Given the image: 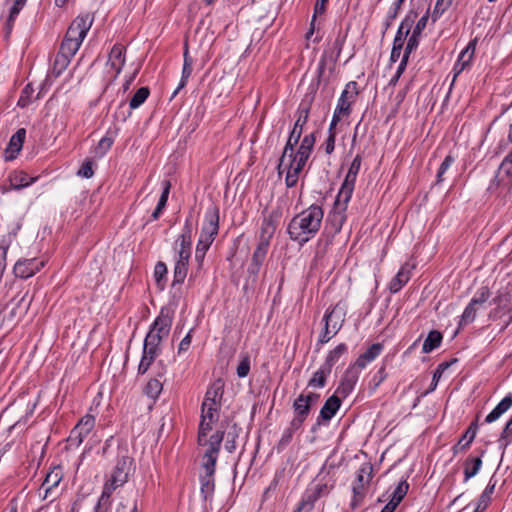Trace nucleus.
Here are the masks:
<instances>
[{
	"instance_id": "1",
	"label": "nucleus",
	"mask_w": 512,
	"mask_h": 512,
	"mask_svg": "<svg viewBox=\"0 0 512 512\" xmlns=\"http://www.w3.org/2000/svg\"><path fill=\"white\" fill-rule=\"evenodd\" d=\"M361 163L362 156L357 154L349 167L344 182L342 183L334 201L332 213L330 215L332 224H344L346 221L345 211L354 191V186L361 167Z\"/></svg>"
},
{
	"instance_id": "2",
	"label": "nucleus",
	"mask_w": 512,
	"mask_h": 512,
	"mask_svg": "<svg viewBox=\"0 0 512 512\" xmlns=\"http://www.w3.org/2000/svg\"><path fill=\"white\" fill-rule=\"evenodd\" d=\"M314 94L315 90H312L311 94L306 95L305 98L299 104V107L297 109V120L294 124L292 131L289 134L288 140L286 142L283 153L279 160V164L277 167L279 174H281L282 172V165L285 161V158L287 156H293V147H295V145L298 144L301 138V135L303 133V126L307 123L309 118V113L314 99Z\"/></svg>"
},
{
	"instance_id": "3",
	"label": "nucleus",
	"mask_w": 512,
	"mask_h": 512,
	"mask_svg": "<svg viewBox=\"0 0 512 512\" xmlns=\"http://www.w3.org/2000/svg\"><path fill=\"white\" fill-rule=\"evenodd\" d=\"M192 231L185 226L183 232L175 242L177 259L174 267V279L172 285L182 284L187 276L188 263L191 257Z\"/></svg>"
},
{
	"instance_id": "4",
	"label": "nucleus",
	"mask_w": 512,
	"mask_h": 512,
	"mask_svg": "<svg viewBox=\"0 0 512 512\" xmlns=\"http://www.w3.org/2000/svg\"><path fill=\"white\" fill-rule=\"evenodd\" d=\"M93 17L90 14H85L76 17L70 24L66 35L61 43L63 50L77 52L82 41L86 37L87 32L91 28Z\"/></svg>"
},
{
	"instance_id": "5",
	"label": "nucleus",
	"mask_w": 512,
	"mask_h": 512,
	"mask_svg": "<svg viewBox=\"0 0 512 512\" xmlns=\"http://www.w3.org/2000/svg\"><path fill=\"white\" fill-rule=\"evenodd\" d=\"M506 145L508 154L499 166L495 176V183H491L488 188L490 191L494 190V185L499 187L501 191H509L512 186V120L509 126Z\"/></svg>"
},
{
	"instance_id": "6",
	"label": "nucleus",
	"mask_w": 512,
	"mask_h": 512,
	"mask_svg": "<svg viewBox=\"0 0 512 512\" xmlns=\"http://www.w3.org/2000/svg\"><path fill=\"white\" fill-rule=\"evenodd\" d=\"M274 226H263L261 229L260 242L257 245L251 259V263L248 266L247 272L252 281L255 282L260 272L261 266L266 258L269 239L274 233Z\"/></svg>"
},
{
	"instance_id": "7",
	"label": "nucleus",
	"mask_w": 512,
	"mask_h": 512,
	"mask_svg": "<svg viewBox=\"0 0 512 512\" xmlns=\"http://www.w3.org/2000/svg\"><path fill=\"white\" fill-rule=\"evenodd\" d=\"M323 322V331L318 338L319 345L329 342L339 332L344 322L343 314L337 307H334L325 313Z\"/></svg>"
},
{
	"instance_id": "8",
	"label": "nucleus",
	"mask_w": 512,
	"mask_h": 512,
	"mask_svg": "<svg viewBox=\"0 0 512 512\" xmlns=\"http://www.w3.org/2000/svg\"><path fill=\"white\" fill-rule=\"evenodd\" d=\"M224 438V431H216L209 438L208 449L203 456L202 467L205 474H214L221 443Z\"/></svg>"
},
{
	"instance_id": "9",
	"label": "nucleus",
	"mask_w": 512,
	"mask_h": 512,
	"mask_svg": "<svg viewBox=\"0 0 512 512\" xmlns=\"http://www.w3.org/2000/svg\"><path fill=\"white\" fill-rule=\"evenodd\" d=\"M492 304L494 307L490 310L488 318L492 321L501 319L511 311L512 292L507 289L499 290L493 298Z\"/></svg>"
},
{
	"instance_id": "10",
	"label": "nucleus",
	"mask_w": 512,
	"mask_h": 512,
	"mask_svg": "<svg viewBox=\"0 0 512 512\" xmlns=\"http://www.w3.org/2000/svg\"><path fill=\"white\" fill-rule=\"evenodd\" d=\"M331 488L326 483H315L311 484L304 492L303 497L300 501L301 509L304 512H311L314 508L315 502L327 496L330 493Z\"/></svg>"
},
{
	"instance_id": "11",
	"label": "nucleus",
	"mask_w": 512,
	"mask_h": 512,
	"mask_svg": "<svg viewBox=\"0 0 512 512\" xmlns=\"http://www.w3.org/2000/svg\"><path fill=\"white\" fill-rule=\"evenodd\" d=\"M358 84L356 81H350L346 84L342 91L334 113L343 117L349 116L351 113V105L358 95Z\"/></svg>"
},
{
	"instance_id": "12",
	"label": "nucleus",
	"mask_w": 512,
	"mask_h": 512,
	"mask_svg": "<svg viewBox=\"0 0 512 512\" xmlns=\"http://www.w3.org/2000/svg\"><path fill=\"white\" fill-rule=\"evenodd\" d=\"M95 426V417L86 414L83 416L77 423V425L72 429L69 442L76 446H79L84 439L92 432Z\"/></svg>"
},
{
	"instance_id": "13",
	"label": "nucleus",
	"mask_w": 512,
	"mask_h": 512,
	"mask_svg": "<svg viewBox=\"0 0 512 512\" xmlns=\"http://www.w3.org/2000/svg\"><path fill=\"white\" fill-rule=\"evenodd\" d=\"M359 376L360 370L354 365H350L344 372V375L335 391V394H337L340 398H346L355 388Z\"/></svg>"
},
{
	"instance_id": "14",
	"label": "nucleus",
	"mask_w": 512,
	"mask_h": 512,
	"mask_svg": "<svg viewBox=\"0 0 512 512\" xmlns=\"http://www.w3.org/2000/svg\"><path fill=\"white\" fill-rule=\"evenodd\" d=\"M133 459L126 454L119 455L111 477L116 485H124L132 471Z\"/></svg>"
},
{
	"instance_id": "15",
	"label": "nucleus",
	"mask_w": 512,
	"mask_h": 512,
	"mask_svg": "<svg viewBox=\"0 0 512 512\" xmlns=\"http://www.w3.org/2000/svg\"><path fill=\"white\" fill-rule=\"evenodd\" d=\"M44 266V262L36 258L19 259L15 265L13 272L16 277L27 279L36 274Z\"/></svg>"
},
{
	"instance_id": "16",
	"label": "nucleus",
	"mask_w": 512,
	"mask_h": 512,
	"mask_svg": "<svg viewBox=\"0 0 512 512\" xmlns=\"http://www.w3.org/2000/svg\"><path fill=\"white\" fill-rule=\"evenodd\" d=\"M106 65L115 71L114 79H116L125 65V47L123 45L117 43L111 48Z\"/></svg>"
},
{
	"instance_id": "17",
	"label": "nucleus",
	"mask_w": 512,
	"mask_h": 512,
	"mask_svg": "<svg viewBox=\"0 0 512 512\" xmlns=\"http://www.w3.org/2000/svg\"><path fill=\"white\" fill-rule=\"evenodd\" d=\"M172 325V316L168 311L164 309L161 310L160 314L152 323L150 330L153 331L160 339H165L168 337L170 333Z\"/></svg>"
},
{
	"instance_id": "18",
	"label": "nucleus",
	"mask_w": 512,
	"mask_h": 512,
	"mask_svg": "<svg viewBox=\"0 0 512 512\" xmlns=\"http://www.w3.org/2000/svg\"><path fill=\"white\" fill-rule=\"evenodd\" d=\"M323 210L318 205H311L307 210L293 218L290 224H321Z\"/></svg>"
},
{
	"instance_id": "19",
	"label": "nucleus",
	"mask_w": 512,
	"mask_h": 512,
	"mask_svg": "<svg viewBox=\"0 0 512 512\" xmlns=\"http://www.w3.org/2000/svg\"><path fill=\"white\" fill-rule=\"evenodd\" d=\"M26 137V130L24 128L18 129L10 138L7 148L5 149L4 157L6 161H11L16 158L21 151L24 140Z\"/></svg>"
},
{
	"instance_id": "20",
	"label": "nucleus",
	"mask_w": 512,
	"mask_h": 512,
	"mask_svg": "<svg viewBox=\"0 0 512 512\" xmlns=\"http://www.w3.org/2000/svg\"><path fill=\"white\" fill-rule=\"evenodd\" d=\"M294 418L292 421L293 428H301L303 422L307 419L311 407L304 402V393H301L293 403Z\"/></svg>"
},
{
	"instance_id": "21",
	"label": "nucleus",
	"mask_w": 512,
	"mask_h": 512,
	"mask_svg": "<svg viewBox=\"0 0 512 512\" xmlns=\"http://www.w3.org/2000/svg\"><path fill=\"white\" fill-rule=\"evenodd\" d=\"M318 227L319 226H287V233L292 240L303 245L318 232Z\"/></svg>"
},
{
	"instance_id": "22",
	"label": "nucleus",
	"mask_w": 512,
	"mask_h": 512,
	"mask_svg": "<svg viewBox=\"0 0 512 512\" xmlns=\"http://www.w3.org/2000/svg\"><path fill=\"white\" fill-rule=\"evenodd\" d=\"M414 269V265L405 263L398 273L389 282V291L391 293H397L401 288L410 280L411 271Z\"/></svg>"
},
{
	"instance_id": "23",
	"label": "nucleus",
	"mask_w": 512,
	"mask_h": 512,
	"mask_svg": "<svg viewBox=\"0 0 512 512\" xmlns=\"http://www.w3.org/2000/svg\"><path fill=\"white\" fill-rule=\"evenodd\" d=\"M219 226H205L197 243L196 258L203 257L218 233Z\"/></svg>"
},
{
	"instance_id": "24",
	"label": "nucleus",
	"mask_w": 512,
	"mask_h": 512,
	"mask_svg": "<svg viewBox=\"0 0 512 512\" xmlns=\"http://www.w3.org/2000/svg\"><path fill=\"white\" fill-rule=\"evenodd\" d=\"M340 406L341 398L337 394L330 396L320 410L317 424H320V420L330 421L336 415Z\"/></svg>"
},
{
	"instance_id": "25",
	"label": "nucleus",
	"mask_w": 512,
	"mask_h": 512,
	"mask_svg": "<svg viewBox=\"0 0 512 512\" xmlns=\"http://www.w3.org/2000/svg\"><path fill=\"white\" fill-rule=\"evenodd\" d=\"M429 19V10L417 21L411 36L408 39L405 50L407 53H412L419 46V38L422 31L426 28Z\"/></svg>"
},
{
	"instance_id": "26",
	"label": "nucleus",
	"mask_w": 512,
	"mask_h": 512,
	"mask_svg": "<svg viewBox=\"0 0 512 512\" xmlns=\"http://www.w3.org/2000/svg\"><path fill=\"white\" fill-rule=\"evenodd\" d=\"M383 345L381 343L372 344L364 353H362L353 364L360 371L364 369L368 363L376 359L382 352Z\"/></svg>"
},
{
	"instance_id": "27",
	"label": "nucleus",
	"mask_w": 512,
	"mask_h": 512,
	"mask_svg": "<svg viewBox=\"0 0 512 512\" xmlns=\"http://www.w3.org/2000/svg\"><path fill=\"white\" fill-rule=\"evenodd\" d=\"M76 54L74 51L63 50V46H60L59 52L57 53L54 64H53V74L56 77H59L63 71L68 67L71 62V59Z\"/></svg>"
},
{
	"instance_id": "28",
	"label": "nucleus",
	"mask_w": 512,
	"mask_h": 512,
	"mask_svg": "<svg viewBox=\"0 0 512 512\" xmlns=\"http://www.w3.org/2000/svg\"><path fill=\"white\" fill-rule=\"evenodd\" d=\"M418 16L417 12L410 11L405 18L401 21L400 26L397 30L393 43L397 44V40L400 38V45L403 46L405 39L410 33V30L414 24L416 17Z\"/></svg>"
},
{
	"instance_id": "29",
	"label": "nucleus",
	"mask_w": 512,
	"mask_h": 512,
	"mask_svg": "<svg viewBox=\"0 0 512 512\" xmlns=\"http://www.w3.org/2000/svg\"><path fill=\"white\" fill-rule=\"evenodd\" d=\"M485 451L482 450L480 456H468L464 461V481L467 482L469 479L477 475L482 467V456Z\"/></svg>"
},
{
	"instance_id": "30",
	"label": "nucleus",
	"mask_w": 512,
	"mask_h": 512,
	"mask_svg": "<svg viewBox=\"0 0 512 512\" xmlns=\"http://www.w3.org/2000/svg\"><path fill=\"white\" fill-rule=\"evenodd\" d=\"M314 133L307 134L303 137L296 153L293 151V156L307 161L313 151L315 145Z\"/></svg>"
},
{
	"instance_id": "31",
	"label": "nucleus",
	"mask_w": 512,
	"mask_h": 512,
	"mask_svg": "<svg viewBox=\"0 0 512 512\" xmlns=\"http://www.w3.org/2000/svg\"><path fill=\"white\" fill-rule=\"evenodd\" d=\"M224 383L221 379L214 381L207 389L203 402L212 403V405L221 404L223 397Z\"/></svg>"
},
{
	"instance_id": "32",
	"label": "nucleus",
	"mask_w": 512,
	"mask_h": 512,
	"mask_svg": "<svg viewBox=\"0 0 512 512\" xmlns=\"http://www.w3.org/2000/svg\"><path fill=\"white\" fill-rule=\"evenodd\" d=\"M512 406V394L506 395L498 405L486 416L485 422L492 423L498 420Z\"/></svg>"
},
{
	"instance_id": "33",
	"label": "nucleus",
	"mask_w": 512,
	"mask_h": 512,
	"mask_svg": "<svg viewBox=\"0 0 512 512\" xmlns=\"http://www.w3.org/2000/svg\"><path fill=\"white\" fill-rule=\"evenodd\" d=\"M162 188H163L162 189V193L160 195V198L158 200L156 208L154 209V211L151 214L150 221H156L159 218V215L162 213V211L166 207V204H167V201H168V197H169V193H170V188H171L170 181L169 180H163L162 181Z\"/></svg>"
},
{
	"instance_id": "34",
	"label": "nucleus",
	"mask_w": 512,
	"mask_h": 512,
	"mask_svg": "<svg viewBox=\"0 0 512 512\" xmlns=\"http://www.w3.org/2000/svg\"><path fill=\"white\" fill-rule=\"evenodd\" d=\"M61 479H62V476H61V472L59 469H54L46 475V477L42 483V488L45 490L44 498H47L48 495L53 490V488L58 486Z\"/></svg>"
},
{
	"instance_id": "35",
	"label": "nucleus",
	"mask_w": 512,
	"mask_h": 512,
	"mask_svg": "<svg viewBox=\"0 0 512 512\" xmlns=\"http://www.w3.org/2000/svg\"><path fill=\"white\" fill-rule=\"evenodd\" d=\"M347 351V346L344 343L337 345L333 350H331L322 366L332 371L333 366L339 361L340 357Z\"/></svg>"
},
{
	"instance_id": "36",
	"label": "nucleus",
	"mask_w": 512,
	"mask_h": 512,
	"mask_svg": "<svg viewBox=\"0 0 512 512\" xmlns=\"http://www.w3.org/2000/svg\"><path fill=\"white\" fill-rule=\"evenodd\" d=\"M441 342H442V334L437 330L430 331L422 345V352L423 353L432 352L434 349H436L440 346Z\"/></svg>"
},
{
	"instance_id": "37",
	"label": "nucleus",
	"mask_w": 512,
	"mask_h": 512,
	"mask_svg": "<svg viewBox=\"0 0 512 512\" xmlns=\"http://www.w3.org/2000/svg\"><path fill=\"white\" fill-rule=\"evenodd\" d=\"M478 430L477 420L472 422L462 438L458 441L455 449L459 448L461 450L467 449L470 444L473 442Z\"/></svg>"
},
{
	"instance_id": "38",
	"label": "nucleus",
	"mask_w": 512,
	"mask_h": 512,
	"mask_svg": "<svg viewBox=\"0 0 512 512\" xmlns=\"http://www.w3.org/2000/svg\"><path fill=\"white\" fill-rule=\"evenodd\" d=\"M221 404L212 405V403L202 402L201 405V417L210 422H217L219 419Z\"/></svg>"
},
{
	"instance_id": "39",
	"label": "nucleus",
	"mask_w": 512,
	"mask_h": 512,
	"mask_svg": "<svg viewBox=\"0 0 512 512\" xmlns=\"http://www.w3.org/2000/svg\"><path fill=\"white\" fill-rule=\"evenodd\" d=\"M330 373V370L321 365L309 380L308 387L323 388L326 385V379Z\"/></svg>"
},
{
	"instance_id": "40",
	"label": "nucleus",
	"mask_w": 512,
	"mask_h": 512,
	"mask_svg": "<svg viewBox=\"0 0 512 512\" xmlns=\"http://www.w3.org/2000/svg\"><path fill=\"white\" fill-rule=\"evenodd\" d=\"M205 418L200 419L199 430H198V444L201 446L209 445V439H207L208 433L212 430L213 424Z\"/></svg>"
},
{
	"instance_id": "41",
	"label": "nucleus",
	"mask_w": 512,
	"mask_h": 512,
	"mask_svg": "<svg viewBox=\"0 0 512 512\" xmlns=\"http://www.w3.org/2000/svg\"><path fill=\"white\" fill-rule=\"evenodd\" d=\"M201 482V494L203 495V498L207 500L209 497L212 496L214 492V474H204L200 478Z\"/></svg>"
},
{
	"instance_id": "42",
	"label": "nucleus",
	"mask_w": 512,
	"mask_h": 512,
	"mask_svg": "<svg viewBox=\"0 0 512 512\" xmlns=\"http://www.w3.org/2000/svg\"><path fill=\"white\" fill-rule=\"evenodd\" d=\"M10 181L14 188L20 189L32 184L35 181V178L29 177V175L24 172H16L11 176Z\"/></svg>"
},
{
	"instance_id": "43",
	"label": "nucleus",
	"mask_w": 512,
	"mask_h": 512,
	"mask_svg": "<svg viewBox=\"0 0 512 512\" xmlns=\"http://www.w3.org/2000/svg\"><path fill=\"white\" fill-rule=\"evenodd\" d=\"M162 389H163L162 382L157 378H152L146 384L144 392L148 397L155 400L160 395Z\"/></svg>"
},
{
	"instance_id": "44",
	"label": "nucleus",
	"mask_w": 512,
	"mask_h": 512,
	"mask_svg": "<svg viewBox=\"0 0 512 512\" xmlns=\"http://www.w3.org/2000/svg\"><path fill=\"white\" fill-rule=\"evenodd\" d=\"M150 95V90L148 87L139 88L135 94L132 96L129 106L131 109H136L140 107Z\"/></svg>"
},
{
	"instance_id": "45",
	"label": "nucleus",
	"mask_w": 512,
	"mask_h": 512,
	"mask_svg": "<svg viewBox=\"0 0 512 512\" xmlns=\"http://www.w3.org/2000/svg\"><path fill=\"white\" fill-rule=\"evenodd\" d=\"M346 38H347V31L346 32H343L341 29H339L338 33H337V36L333 42V52H334V56H331V61L336 63L341 52H342V49H343V46L345 44V41H346Z\"/></svg>"
},
{
	"instance_id": "46",
	"label": "nucleus",
	"mask_w": 512,
	"mask_h": 512,
	"mask_svg": "<svg viewBox=\"0 0 512 512\" xmlns=\"http://www.w3.org/2000/svg\"><path fill=\"white\" fill-rule=\"evenodd\" d=\"M373 467L370 463H364L357 471L356 482L354 484H368L372 478Z\"/></svg>"
},
{
	"instance_id": "47",
	"label": "nucleus",
	"mask_w": 512,
	"mask_h": 512,
	"mask_svg": "<svg viewBox=\"0 0 512 512\" xmlns=\"http://www.w3.org/2000/svg\"><path fill=\"white\" fill-rule=\"evenodd\" d=\"M409 489V484L406 479L401 480L396 488L394 489L390 501L396 503L397 505L403 500L406 496Z\"/></svg>"
},
{
	"instance_id": "48",
	"label": "nucleus",
	"mask_w": 512,
	"mask_h": 512,
	"mask_svg": "<svg viewBox=\"0 0 512 512\" xmlns=\"http://www.w3.org/2000/svg\"><path fill=\"white\" fill-rule=\"evenodd\" d=\"M203 222L204 224H219V209L213 203L205 207Z\"/></svg>"
},
{
	"instance_id": "49",
	"label": "nucleus",
	"mask_w": 512,
	"mask_h": 512,
	"mask_svg": "<svg viewBox=\"0 0 512 512\" xmlns=\"http://www.w3.org/2000/svg\"><path fill=\"white\" fill-rule=\"evenodd\" d=\"M288 157H289V163L287 165H285V163H283L282 167L285 166V169H287L288 172L295 173V175L297 177H299V174L303 170L307 161L302 160L297 157H294V156H288Z\"/></svg>"
},
{
	"instance_id": "50",
	"label": "nucleus",
	"mask_w": 512,
	"mask_h": 512,
	"mask_svg": "<svg viewBox=\"0 0 512 512\" xmlns=\"http://www.w3.org/2000/svg\"><path fill=\"white\" fill-rule=\"evenodd\" d=\"M496 483H492V479H490L487 487L482 492V494L479 497L478 500V509L482 508V510H485L491 500V495L494 492Z\"/></svg>"
},
{
	"instance_id": "51",
	"label": "nucleus",
	"mask_w": 512,
	"mask_h": 512,
	"mask_svg": "<svg viewBox=\"0 0 512 512\" xmlns=\"http://www.w3.org/2000/svg\"><path fill=\"white\" fill-rule=\"evenodd\" d=\"M477 309L478 308L476 305H472V303L469 302V304L464 309L463 314L461 315V319L459 321V326H464L469 323H472L476 318Z\"/></svg>"
},
{
	"instance_id": "52",
	"label": "nucleus",
	"mask_w": 512,
	"mask_h": 512,
	"mask_svg": "<svg viewBox=\"0 0 512 512\" xmlns=\"http://www.w3.org/2000/svg\"><path fill=\"white\" fill-rule=\"evenodd\" d=\"M34 88L31 83H28L22 90L18 99L17 105L21 108L27 107L33 99Z\"/></svg>"
},
{
	"instance_id": "53",
	"label": "nucleus",
	"mask_w": 512,
	"mask_h": 512,
	"mask_svg": "<svg viewBox=\"0 0 512 512\" xmlns=\"http://www.w3.org/2000/svg\"><path fill=\"white\" fill-rule=\"evenodd\" d=\"M353 498L351 501V508L356 509L360 503L363 501L365 496V487L364 484H353Z\"/></svg>"
},
{
	"instance_id": "54",
	"label": "nucleus",
	"mask_w": 512,
	"mask_h": 512,
	"mask_svg": "<svg viewBox=\"0 0 512 512\" xmlns=\"http://www.w3.org/2000/svg\"><path fill=\"white\" fill-rule=\"evenodd\" d=\"M453 0H437L431 15L433 22H436L441 15L451 6Z\"/></svg>"
},
{
	"instance_id": "55",
	"label": "nucleus",
	"mask_w": 512,
	"mask_h": 512,
	"mask_svg": "<svg viewBox=\"0 0 512 512\" xmlns=\"http://www.w3.org/2000/svg\"><path fill=\"white\" fill-rule=\"evenodd\" d=\"M490 297V290L487 286L480 287L474 297L471 299L472 305H482L484 304Z\"/></svg>"
},
{
	"instance_id": "56",
	"label": "nucleus",
	"mask_w": 512,
	"mask_h": 512,
	"mask_svg": "<svg viewBox=\"0 0 512 512\" xmlns=\"http://www.w3.org/2000/svg\"><path fill=\"white\" fill-rule=\"evenodd\" d=\"M453 163L454 158L451 155H447L444 158L437 172V184L443 182V175L446 173V171L451 167Z\"/></svg>"
},
{
	"instance_id": "57",
	"label": "nucleus",
	"mask_w": 512,
	"mask_h": 512,
	"mask_svg": "<svg viewBox=\"0 0 512 512\" xmlns=\"http://www.w3.org/2000/svg\"><path fill=\"white\" fill-rule=\"evenodd\" d=\"M471 60H468V50H463L459 57L458 61L454 67V70L456 71L454 78L457 77V75L464 70V68L470 63Z\"/></svg>"
},
{
	"instance_id": "58",
	"label": "nucleus",
	"mask_w": 512,
	"mask_h": 512,
	"mask_svg": "<svg viewBox=\"0 0 512 512\" xmlns=\"http://www.w3.org/2000/svg\"><path fill=\"white\" fill-rule=\"evenodd\" d=\"M298 429L299 428H293L292 421H291L289 427L284 430V432L279 440V446L286 447L292 441L293 434Z\"/></svg>"
},
{
	"instance_id": "59",
	"label": "nucleus",
	"mask_w": 512,
	"mask_h": 512,
	"mask_svg": "<svg viewBox=\"0 0 512 512\" xmlns=\"http://www.w3.org/2000/svg\"><path fill=\"white\" fill-rule=\"evenodd\" d=\"M250 371V359L248 356L242 358L237 366L236 373L240 378H244L249 374Z\"/></svg>"
},
{
	"instance_id": "60",
	"label": "nucleus",
	"mask_w": 512,
	"mask_h": 512,
	"mask_svg": "<svg viewBox=\"0 0 512 512\" xmlns=\"http://www.w3.org/2000/svg\"><path fill=\"white\" fill-rule=\"evenodd\" d=\"M114 138L111 136H104L98 143L97 153L104 155L113 145Z\"/></svg>"
},
{
	"instance_id": "61",
	"label": "nucleus",
	"mask_w": 512,
	"mask_h": 512,
	"mask_svg": "<svg viewBox=\"0 0 512 512\" xmlns=\"http://www.w3.org/2000/svg\"><path fill=\"white\" fill-rule=\"evenodd\" d=\"M79 176L84 178H91L94 174L93 171V162L89 159H87L81 166V168L78 170L77 173Z\"/></svg>"
},
{
	"instance_id": "62",
	"label": "nucleus",
	"mask_w": 512,
	"mask_h": 512,
	"mask_svg": "<svg viewBox=\"0 0 512 512\" xmlns=\"http://www.w3.org/2000/svg\"><path fill=\"white\" fill-rule=\"evenodd\" d=\"M154 360L155 358L142 354L140 363L138 365V374H145L150 368L151 364L154 362Z\"/></svg>"
},
{
	"instance_id": "63",
	"label": "nucleus",
	"mask_w": 512,
	"mask_h": 512,
	"mask_svg": "<svg viewBox=\"0 0 512 512\" xmlns=\"http://www.w3.org/2000/svg\"><path fill=\"white\" fill-rule=\"evenodd\" d=\"M26 0H15L13 6L10 9V14L8 18V24H11L16 16L19 14L23 6L25 5Z\"/></svg>"
},
{
	"instance_id": "64",
	"label": "nucleus",
	"mask_w": 512,
	"mask_h": 512,
	"mask_svg": "<svg viewBox=\"0 0 512 512\" xmlns=\"http://www.w3.org/2000/svg\"><path fill=\"white\" fill-rule=\"evenodd\" d=\"M398 14V11L389 8L387 15L383 21V34H385L388 31V29L392 26V23L397 18Z\"/></svg>"
}]
</instances>
